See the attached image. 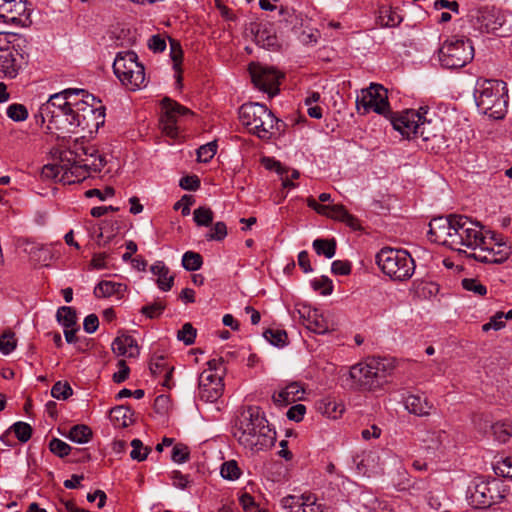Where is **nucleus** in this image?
<instances>
[{"label": "nucleus", "instance_id": "obj_1", "mask_svg": "<svg viewBox=\"0 0 512 512\" xmlns=\"http://www.w3.org/2000/svg\"><path fill=\"white\" fill-rule=\"evenodd\" d=\"M76 89L68 88L55 93L40 106L36 118L47 123L46 129L58 137L76 133Z\"/></svg>", "mask_w": 512, "mask_h": 512}, {"label": "nucleus", "instance_id": "obj_2", "mask_svg": "<svg viewBox=\"0 0 512 512\" xmlns=\"http://www.w3.org/2000/svg\"><path fill=\"white\" fill-rule=\"evenodd\" d=\"M233 436L240 445L258 452L274 445L276 432L270 428L268 421L259 414L257 407H248L240 412L235 421Z\"/></svg>", "mask_w": 512, "mask_h": 512}, {"label": "nucleus", "instance_id": "obj_3", "mask_svg": "<svg viewBox=\"0 0 512 512\" xmlns=\"http://www.w3.org/2000/svg\"><path fill=\"white\" fill-rule=\"evenodd\" d=\"M63 161L71 163L74 171L64 178L69 183H79L92 173L101 172L106 165L105 157L94 145L86 142L84 137H81V140H75L68 149L64 150Z\"/></svg>", "mask_w": 512, "mask_h": 512}, {"label": "nucleus", "instance_id": "obj_4", "mask_svg": "<svg viewBox=\"0 0 512 512\" xmlns=\"http://www.w3.org/2000/svg\"><path fill=\"white\" fill-rule=\"evenodd\" d=\"M393 360L381 357L367 358L351 367L350 377L356 388L373 391L381 388L394 370Z\"/></svg>", "mask_w": 512, "mask_h": 512}, {"label": "nucleus", "instance_id": "obj_5", "mask_svg": "<svg viewBox=\"0 0 512 512\" xmlns=\"http://www.w3.org/2000/svg\"><path fill=\"white\" fill-rule=\"evenodd\" d=\"M504 88V82L498 80H484L478 83L474 94L478 109L490 118L503 119L508 102Z\"/></svg>", "mask_w": 512, "mask_h": 512}, {"label": "nucleus", "instance_id": "obj_6", "mask_svg": "<svg viewBox=\"0 0 512 512\" xmlns=\"http://www.w3.org/2000/svg\"><path fill=\"white\" fill-rule=\"evenodd\" d=\"M376 263L394 281H406L415 271L414 259L402 249L382 248L376 255Z\"/></svg>", "mask_w": 512, "mask_h": 512}, {"label": "nucleus", "instance_id": "obj_7", "mask_svg": "<svg viewBox=\"0 0 512 512\" xmlns=\"http://www.w3.org/2000/svg\"><path fill=\"white\" fill-rule=\"evenodd\" d=\"M78 96L76 98V133L78 129L89 134L99 130L105 122V108L97 101L94 95L84 89H76Z\"/></svg>", "mask_w": 512, "mask_h": 512}, {"label": "nucleus", "instance_id": "obj_8", "mask_svg": "<svg viewBox=\"0 0 512 512\" xmlns=\"http://www.w3.org/2000/svg\"><path fill=\"white\" fill-rule=\"evenodd\" d=\"M239 120L250 132L260 139H270L278 119L259 103H246L239 109Z\"/></svg>", "mask_w": 512, "mask_h": 512}, {"label": "nucleus", "instance_id": "obj_9", "mask_svg": "<svg viewBox=\"0 0 512 512\" xmlns=\"http://www.w3.org/2000/svg\"><path fill=\"white\" fill-rule=\"evenodd\" d=\"M113 71L120 82L131 91L145 86V68L134 51L119 52L113 63Z\"/></svg>", "mask_w": 512, "mask_h": 512}, {"label": "nucleus", "instance_id": "obj_10", "mask_svg": "<svg viewBox=\"0 0 512 512\" xmlns=\"http://www.w3.org/2000/svg\"><path fill=\"white\" fill-rule=\"evenodd\" d=\"M456 231L454 239L457 243L454 250L458 252L463 251V247L478 251L482 245H485L486 238L489 235L479 222L473 221L464 215L458 217Z\"/></svg>", "mask_w": 512, "mask_h": 512}, {"label": "nucleus", "instance_id": "obj_11", "mask_svg": "<svg viewBox=\"0 0 512 512\" xmlns=\"http://www.w3.org/2000/svg\"><path fill=\"white\" fill-rule=\"evenodd\" d=\"M474 57V48L469 40L454 39L443 43L439 49V61L448 69L462 68Z\"/></svg>", "mask_w": 512, "mask_h": 512}, {"label": "nucleus", "instance_id": "obj_12", "mask_svg": "<svg viewBox=\"0 0 512 512\" xmlns=\"http://www.w3.org/2000/svg\"><path fill=\"white\" fill-rule=\"evenodd\" d=\"M427 113L428 107H421L418 111L413 109L401 112L390 111L385 118L391 122L393 128L404 138L411 140L415 139L423 114Z\"/></svg>", "mask_w": 512, "mask_h": 512}, {"label": "nucleus", "instance_id": "obj_13", "mask_svg": "<svg viewBox=\"0 0 512 512\" xmlns=\"http://www.w3.org/2000/svg\"><path fill=\"white\" fill-rule=\"evenodd\" d=\"M357 108H363L364 113L374 111L377 114L388 116L390 105L387 90L380 84L372 83L368 88L361 90V95L356 99Z\"/></svg>", "mask_w": 512, "mask_h": 512}, {"label": "nucleus", "instance_id": "obj_14", "mask_svg": "<svg viewBox=\"0 0 512 512\" xmlns=\"http://www.w3.org/2000/svg\"><path fill=\"white\" fill-rule=\"evenodd\" d=\"M487 234L489 235L486 238L485 245L471 254V257L482 263H503L510 255L509 247L494 232L487 230Z\"/></svg>", "mask_w": 512, "mask_h": 512}, {"label": "nucleus", "instance_id": "obj_15", "mask_svg": "<svg viewBox=\"0 0 512 512\" xmlns=\"http://www.w3.org/2000/svg\"><path fill=\"white\" fill-rule=\"evenodd\" d=\"M249 72L253 84L259 90L268 93L270 97L275 96L279 92L278 86L280 79L283 78V74L274 67L260 63H251L249 65Z\"/></svg>", "mask_w": 512, "mask_h": 512}, {"label": "nucleus", "instance_id": "obj_16", "mask_svg": "<svg viewBox=\"0 0 512 512\" xmlns=\"http://www.w3.org/2000/svg\"><path fill=\"white\" fill-rule=\"evenodd\" d=\"M458 217L460 215L451 214L447 217L434 218L429 224L428 235L430 240L454 250L457 243L454 239V233L457 232Z\"/></svg>", "mask_w": 512, "mask_h": 512}, {"label": "nucleus", "instance_id": "obj_17", "mask_svg": "<svg viewBox=\"0 0 512 512\" xmlns=\"http://www.w3.org/2000/svg\"><path fill=\"white\" fill-rule=\"evenodd\" d=\"M310 331L325 334L333 330V323L329 321L318 309L306 303H297L293 314Z\"/></svg>", "mask_w": 512, "mask_h": 512}, {"label": "nucleus", "instance_id": "obj_18", "mask_svg": "<svg viewBox=\"0 0 512 512\" xmlns=\"http://www.w3.org/2000/svg\"><path fill=\"white\" fill-rule=\"evenodd\" d=\"M307 205L322 216L345 223L354 231L361 229L359 220L354 215L350 214L342 204H320L313 197H308Z\"/></svg>", "mask_w": 512, "mask_h": 512}, {"label": "nucleus", "instance_id": "obj_19", "mask_svg": "<svg viewBox=\"0 0 512 512\" xmlns=\"http://www.w3.org/2000/svg\"><path fill=\"white\" fill-rule=\"evenodd\" d=\"M224 383L222 375L204 370L199 376V397L205 402L213 403L223 394Z\"/></svg>", "mask_w": 512, "mask_h": 512}, {"label": "nucleus", "instance_id": "obj_20", "mask_svg": "<svg viewBox=\"0 0 512 512\" xmlns=\"http://www.w3.org/2000/svg\"><path fill=\"white\" fill-rule=\"evenodd\" d=\"M162 106L165 110L164 115L160 119L162 130L166 135L174 138L178 134L176 126L177 116L192 114V112L170 98H164L162 100Z\"/></svg>", "mask_w": 512, "mask_h": 512}, {"label": "nucleus", "instance_id": "obj_21", "mask_svg": "<svg viewBox=\"0 0 512 512\" xmlns=\"http://www.w3.org/2000/svg\"><path fill=\"white\" fill-rule=\"evenodd\" d=\"M18 53L11 45L7 35L0 33V78H15L19 71Z\"/></svg>", "mask_w": 512, "mask_h": 512}, {"label": "nucleus", "instance_id": "obj_22", "mask_svg": "<svg viewBox=\"0 0 512 512\" xmlns=\"http://www.w3.org/2000/svg\"><path fill=\"white\" fill-rule=\"evenodd\" d=\"M415 139H421L420 144L424 149L436 151L440 149L445 143L444 137L437 131L435 125L432 124L431 120L426 118V114H423Z\"/></svg>", "mask_w": 512, "mask_h": 512}, {"label": "nucleus", "instance_id": "obj_23", "mask_svg": "<svg viewBox=\"0 0 512 512\" xmlns=\"http://www.w3.org/2000/svg\"><path fill=\"white\" fill-rule=\"evenodd\" d=\"M26 0H0V20L20 24L28 19Z\"/></svg>", "mask_w": 512, "mask_h": 512}, {"label": "nucleus", "instance_id": "obj_24", "mask_svg": "<svg viewBox=\"0 0 512 512\" xmlns=\"http://www.w3.org/2000/svg\"><path fill=\"white\" fill-rule=\"evenodd\" d=\"M64 160V150L59 154L58 163L44 165L41 169L40 176L43 180H54L63 184H71L64 178L74 172L71 163H66Z\"/></svg>", "mask_w": 512, "mask_h": 512}, {"label": "nucleus", "instance_id": "obj_25", "mask_svg": "<svg viewBox=\"0 0 512 512\" xmlns=\"http://www.w3.org/2000/svg\"><path fill=\"white\" fill-rule=\"evenodd\" d=\"M495 495L490 487V484L485 481L476 483L473 490L470 491V503L473 507L482 509L488 508L495 503Z\"/></svg>", "mask_w": 512, "mask_h": 512}, {"label": "nucleus", "instance_id": "obj_26", "mask_svg": "<svg viewBox=\"0 0 512 512\" xmlns=\"http://www.w3.org/2000/svg\"><path fill=\"white\" fill-rule=\"evenodd\" d=\"M305 388L299 382H291L278 393L273 394V401L277 405L286 406L304 399Z\"/></svg>", "mask_w": 512, "mask_h": 512}, {"label": "nucleus", "instance_id": "obj_27", "mask_svg": "<svg viewBox=\"0 0 512 512\" xmlns=\"http://www.w3.org/2000/svg\"><path fill=\"white\" fill-rule=\"evenodd\" d=\"M112 351L117 356L136 357L139 354V347L132 336L121 335L114 339Z\"/></svg>", "mask_w": 512, "mask_h": 512}, {"label": "nucleus", "instance_id": "obj_28", "mask_svg": "<svg viewBox=\"0 0 512 512\" xmlns=\"http://www.w3.org/2000/svg\"><path fill=\"white\" fill-rule=\"evenodd\" d=\"M404 404L410 413L417 416H428L433 409V404L426 397L423 398L420 395H408Z\"/></svg>", "mask_w": 512, "mask_h": 512}, {"label": "nucleus", "instance_id": "obj_29", "mask_svg": "<svg viewBox=\"0 0 512 512\" xmlns=\"http://www.w3.org/2000/svg\"><path fill=\"white\" fill-rule=\"evenodd\" d=\"M127 290V286L123 283L113 281H101L94 288V295L96 298H107L116 295L122 298Z\"/></svg>", "mask_w": 512, "mask_h": 512}, {"label": "nucleus", "instance_id": "obj_30", "mask_svg": "<svg viewBox=\"0 0 512 512\" xmlns=\"http://www.w3.org/2000/svg\"><path fill=\"white\" fill-rule=\"evenodd\" d=\"M153 274L157 275V285L162 291H169L174 282V277L169 274V268L161 261L156 262L151 267Z\"/></svg>", "mask_w": 512, "mask_h": 512}, {"label": "nucleus", "instance_id": "obj_31", "mask_svg": "<svg viewBox=\"0 0 512 512\" xmlns=\"http://www.w3.org/2000/svg\"><path fill=\"white\" fill-rule=\"evenodd\" d=\"M134 412L129 406L120 405L110 410V419L118 427H128L133 423Z\"/></svg>", "mask_w": 512, "mask_h": 512}, {"label": "nucleus", "instance_id": "obj_32", "mask_svg": "<svg viewBox=\"0 0 512 512\" xmlns=\"http://www.w3.org/2000/svg\"><path fill=\"white\" fill-rule=\"evenodd\" d=\"M379 456L376 453L368 452L358 455L354 458V463L359 474L366 475L374 470L379 462Z\"/></svg>", "mask_w": 512, "mask_h": 512}, {"label": "nucleus", "instance_id": "obj_33", "mask_svg": "<svg viewBox=\"0 0 512 512\" xmlns=\"http://www.w3.org/2000/svg\"><path fill=\"white\" fill-rule=\"evenodd\" d=\"M317 409L321 414L331 419L339 418L344 411L343 405L337 403L331 398H324L320 400L317 403Z\"/></svg>", "mask_w": 512, "mask_h": 512}, {"label": "nucleus", "instance_id": "obj_34", "mask_svg": "<svg viewBox=\"0 0 512 512\" xmlns=\"http://www.w3.org/2000/svg\"><path fill=\"white\" fill-rule=\"evenodd\" d=\"M169 43H170V57H171V60L173 61V69L176 72L177 83L181 84V81H182L181 64H182V59H183V50H182L180 43L177 40H175L173 38H169Z\"/></svg>", "mask_w": 512, "mask_h": 512}, {"label": "nucleus", "instance_id": "obj_35", "mask_svg": "<svg viewBox=\"0 0 512 512\" xmlns=\"http://www.w3.org/2000/svg\"><path fill=\"white\" fill-rule=\"evenodd\" d=\"M378 23L381 27H396L402 22L401 15L391 7H381L378 15Z\"/></svg>", "mask_w": 512, "mask_h": 512}, {"label": "nucleus", "instance_id": "obj_36", "mask_svg": "<svg viewBox=\"0 0 512 512\" xmlns=\"http://www.w3.org/2000/svg\"><path fill=\"white\" fill-rule=\"evenodd\" d=\"M93 436L91 428L84 424L74 425L71 427L67 437L71 441L78 444L88 443Z\"/></svg>", "mask_w": 512, "mask_h": 512}, {"label": "nucleus", "instance_id": "obj_37", "mask_svg": "<svg viewBox=\"0 0 512 512\" xmlns=\"http://www.w3.org/2000/svg\"><path fill=\"white\" fill-rule=\"evenodd\" d=\"M56 318L65 328L77 326L76 311L69 306H62L57 310Z\"/></svg>", "mask_w": 512, "mask_h": 512}, {"label": "nucleus", "instance_id": "obj_38", "mask_svg": "<svg viewBox=\"0 0 512 512\" xmlns=\"http://www.w3.org/2000/svg\"><path fill=\"white\" fill-rule=\"evenodd\" d=\"M313 248L318 255L332 258L336 253V241L334 239H316L313 241Z\"/></svg>", "mask_w": 512, "mask_h": 512}, {"label": "nucleus", "instance_id": "obj_39", "mask_svg": "<svg viewBox=\"0 0 512 512\" xmlns=\"http://www.w3.org/2000/svg\"><path fill=\"white\" fill-rule=\"evenodd\" d=\"M214 213L211 208L206 206L198 207L193 212V219L198 226L208 227L212 224Z\"/></svg>", "mask_w": 512, "mask_h": 512}, {"label": "nucleus", "instance_id": "obj_40", "mask_svg": "<svg viewBox=\"0 0 512 512\" xmlns=\"http://www.w3.org/2000/svg\"><path fill=\"white\" fill-rule=\"evenodd\" d=\"M166 308V303L162 300H155L153 303L141 308L140 313L149 319L159 318Z\"/></svg>", "mask_w": 512, "mask_h": 512}, {"label": "nucleus", "instance_id": "obj_41", "mask_svg": "<svg viewBox=\"0 0 512 512\" xmlns=\"http://www.w3.org/2000/svg\"><path fill=\"white\" fill-rule=\"evenodd\" d=\"M497 441L506 443L512 437V425L507 422H497L492 426Z\"/></svg>", "mask_w": 512, "mask_h": 512}, {"label": "nucleus", "instance_id": "obj_42", "mask_svg": "<svg viewBox=\"0 0 512 512\" xmlns=\"http://www.w3.org/2000/svg\"><path fill=\"white\" fill-rule=\"evenodd\" d=\"M203 264L202 256L193 251H187L182 257V265L187 271H196Z\"/></svg>", "mask_w": 512, "mask_h": 512}, {"label": "nucleus", "instance_id": "obj_43", "mask_svg": "<svg viewBox=\"0 0 512 512\" xmlns=\"http://www.w3.org/2000/svg\"><path fill=\"white\" fill-rule=\"evenodd\" d=\"M17 341L15 334L8 330L0 335V352L4 355H8L15 350Z\"/></svg>", "mask_w": 512, "mask_h": 512}, {"label": "nucleus", "instance_id": "obj_44", "mask_svg": "<svg viewBox=\"0 0 512 512\" xmlns=\"http://www.w3.org/2000/svg\"><path fill=\"white\" fill-rule=\"evenodd\" d=\"M131 447L130 457L139 462L144 461L151 451L149 447L143 445L140 439H133L131 441Z\"/></svg>", "mask_w": 512, "mask_h": 512}, {"label": "nucleus", "instance_id": "obj_45", "mask_svg": "<svg viewBox=\"0 0 512 512\" xmlns=\"http://www.w3.org/2000/svg\"><path fill=\"white\" fill-rule=\"evenodd\" d=\"M305 500V495L294 496L288 495L281 500L282 507L286 509L288 512H301V508L303 507V503Z\"/></svg>", "mask_w": 512, "mask_h": 512}, {"label": "nucleus", "instance_id": "obj_46", "mask_svg": "<svg viewBox=\"0 0 512 512\" xmlns=\"http://www.w3.org/2000/svg\"><path fill=\"white\" fill-rule=\"evenodd\" d=\"M220 474L224 479L236 480L240 477L241 470L235 460H230L222 464Z\"/></svg>", "mask_w": 512, "mask_h": 512}, {"label": "nucleus", "instance_id": "obj_47", "mask_svg": "<svg viewBox=\"0 0 512 512\" xmlns=\"http://www.w3.org/2000/svg\"><path fill=\"white\" fill-rule=\"evenodd\" d=\"M7 116L15 121L21 122L28 118V110L23 104L14 103L8 106L6 110Z\"/></svg>", "mask_w": 512, "mask_h": 512}, {"label": "nucleus", "instance_id": "obj_48", "mask_svg": "<svg viewBox=\"0 0 512 512\" xmlns=\"http://www.w3.org/2000/svg\"><path fill=\"white\" fill-rule=\"evenodd\" d=\"M73 394V390L68 382L58 381L51 389V395L58 400H66Z\"/></svg>", "mask_w": 512, "mask_h": 512}, {"label": "nucleus", "instance_id": "obj_49", "mask_svg": "<svg viewBox=\"0 0 512 512\" xmlns=\"http://www.w3.org/2000/svg\"><path fill=\"white\" fill-rule=\"evenodd\" d=\"M263 336L275 346H284L288 339L286 331L279 329H267Z\"/></svg>", "mask_w": 512, "mask_h": 512}, {"label": "nucleus", "instance_id": "obj_50", "mask_svg": "<svg viewBox=\"0 0 512 512\" xmlns=\"http://www.w3.org/2000/svg\"><path fill=\"white\" fill-rule=\"evenodd\" d=\"M217 152V144L215 141L200 146L197 149V159L199 162H209Z\"/></svg>", "mask_w": 512, "mask_h": 512}, {"label": "nucleus", "instance_id": "obj_51", "mask_svg": "<svg viewBox=\"0 0 512 512\" xmlns=\"http://www.w3.org/2000/svg\"><path fill=\"white\" fill-rule=\"evenodd\" d=\"M197 330L191 323H185L177 333L178 340L182 341L185 345H192L195 342Z\"/></svg>", "mask_w": 512, "mask_h": 512}, {"label": "nucleus", "instance_id": "obj_52", "mask_svg": "<svg viewBox=\"0 0 512 512\" xmlns=\"http://www.w3.org/2000/svg\"><path fill=\"white\" fill-rule=\"evenodd\" d=\"M167 361V359L160 355V356H154L150 360L149 369L152 375L155 377L162 375L164 371H166V368L171 367Z\"/></svg>", "mask_w": 512, "mask_h": 512}, {"label": "nucleus", "instance_id": "obj_53", "mask_svg": "<svg viewBox=\"0 0 512 512\" xmlns=\"http://www.w3.org/2000/svg\"><path fill=\"white\" fill-rule=\"evenodd\" d=\"M15 433V436L20 442H27L32 435V427L26 422H16L11 427Z\"/></svg>", "mask_w": 512, "mask_h": 512}, {"label": "nucleus", "instance_id": "obj_54", "mask_svg": "<svg viewBox=\"0 0 512 512\" xmlns=\"http://www.w3.org/2000/svg\"><path fill=\"white\" fill-rule=\"evenodd\" d=\"M462 287L475 295L484 296L487 293V288L478 279L465 278L462 280Z\"/></svg>", "mask_w": 512, "mask_h": 512}, {"label": "nucleus", "instance_id": "obj_55", "mask_svg": "<svg viewBox=\"0 0 512 512\" xmlns=\"http://www.w3.org/2000/svg\"><path fill=\"white\" fill-rule=\"evenodd\" d=\"M50 451L60 458H64L71 452V447L64 441L53 438L49 443Z\"/></svg>", "mask_w": 512, "mask_h": 512}, {"label": "nucleus", "instance_id": "obj_56", "mask_svg": "<svg viewBox=\"0 0 512 512\" xmlns=\"http://www.w3.org/2000/svg\"><path fill=\"white\" fill-rule=\"evenodd\" d=\"M227 236V226L224 222H216L209 233L206 235L207 240L221 241Z\"/></svg>", "mask_w": 512, "mask_h": 512}, {"label": "nucleus", "instance_id": "obj_57", "mask_svg": "<svg viewBox=\"0 0 512 512\" xmlns=\"http://www.w3.org/2000/svg\"><path fill=\"white\" fill-rule=\"evenodd\" d=\"M189 449L186 445L177 444L172 449V460L176 463H184L189 459Z\"/></svg>", "mask_w": 512, "mask_h": 512}, {"label": "nucleus", "instance_id": "obj_58", "mask_svg": "<svg viewBox=\"0 0 512 512\" xmlns=\"http://www.w3.org/2000/svg\"><path fill=\"white\" fill-rule=\"evenodd\" d=\"M179 185L184 190L196 191L200 187V179L196 175H187L180 179Z\"/></svg>", "mask_w": 512, "mask_h": 512}, {"label": "nucleus", "instance_id": "obj_59", "mask_svg": "<svg viewBox=\"0 0 512 512\" xmlns=\"http://www.w3.org/2000/svg\"><path fill=\"white\" fill-rule=\"evenodd\" d=\"M351 269V263L347 260H336L331 265V271L336 275H349Z\"/></svg>", "mask_w": 512, "mask_h": 512}, {"label": "nucleus", "instance_id": "obj_60", "mask_svg": "<svg viewBox=\"0 0 512 512\" xmlns=\"http://www.w3.org/2000/svg\"><path fill=\"white\" fill-rule=\"evenodd\" d=\"M306 413V407L303 404H296L291 406L286 415L289 420L300 422Z\"/></svg>", "mask_w": 512, "mask_h": 512}, {"label": "nucleus", "instance_id": "obj_61", "mask_svg": "<svg viewBox=\"0 0 512 512\" xmlns=\"http://www.w3.org/2000/svg\"><path fill=\"white\" fill-rule=\"evenodd\" d=\"M119 370L113 374V381L117 384L124 382L130 373V369L127 366L125 360H119L117 363Z\"/></svg>", "mask_w": 512, "mask_h": 512}, {"label": "nucleus", "instance_id": "obj_62", "mask_svg": "<svg viewBox=\"0 0 512 512\" xmlns=\"http://www.w3.org/2000/svg\"><path fill=\"white\" fill-rule=\"evenodd\" d=\"M239 501L245 512H258V505L250 494L245 493L241 495Z\"/></svg>", "mask_w": 512, "mask_h": 512}, {"label": "nucleus", "instance_id": "obj_63", "mask_svg": "<svg viewBox=\"0 0 512 512\" xmlns=\"http://www.w3.org/2000/svg\"><path fill=\"white\" fill-rule=\"evenodd\" d=\"M194 203V198L191 195H184L182 198L174 205V209L178 210L182 208V215L187 216L190 214V207Z\"/></svg>", "mask_w": 512, "mask_h": 512}, {"label": "nucleus", "instance_id": "obj_64", "mask_svg": "<svg viewBox=\"0 0 512 512\" xmlns=\"http://www.w3.org/2000/svg\"><path fill=\"white\" fill-rule=\"evenodd\" d=\"M301 512H324L321 505L316 503V498L308 495L305 496Z\"/></svg>", "mask_w": 512, "mask_h": 512}]
</instances>
